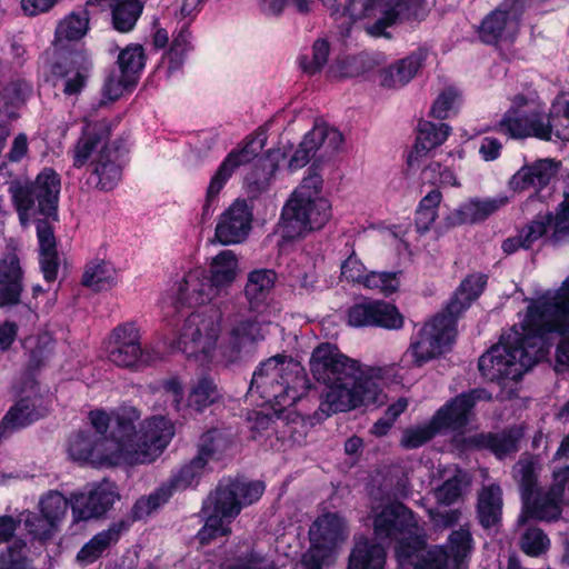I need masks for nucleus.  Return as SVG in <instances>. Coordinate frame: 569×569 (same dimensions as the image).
Listing matches in <instances>:
<instances>
[{"label": "nucleus", "instance_id": "7", "mask_svg": "<svg viewBox=\"0 0 569 569\" xmlns=\"http://www.w3.org/2000/svg\"><path fill=\"white\" fill-rule=\"evenodd\" d=\"M470 307L471 303L456 289L443 310L427 322L411 341L407 355L412 357L413 366L422 367L450 349L457 322Z\"/></svg>", "mask_w": 569, "mask_h": 569}, {"label": "nucleus", "instance_id": "39", "mask_svg": "<svg viewBox=\"0 0 569 569\" xmlns=\"http://www.w3.org/2000/svg\"><path fill=\"white\" fill-rule=\"evenodd\" d=\"M263 339L261 326L257 319H241L237 321L229 333V346L233 352H241L247 346H253Z\"/></svg>", "mask_w": 569, "mask_h": 569}, {"label": "nucleus", "instance_id": "55", "mask_svg": "<svg viewBox=\"0 0 569 569\" xmlns=\"http://www.w3.org/2000/svg\"><path fill=\"white\" fill-rule=\"evenodd\" d=\"M113 545L109 537L100 531L86 542L77 553V560L83 565L96 562Z\"/></svg>", "mask_w": 569, "mask_h": 569}, {"label": "nucleus", "instance_id": "57", "mask_svg": "<svg viewBox=\"0 0 569 569\" xmlns=\"http://www.w3.org/2000/svg\"><path fill=\"white\" fill-rule=\"evenodd\" d=\"M232 483L234 486L238 500L241 503V509L257 502L266 489L263 481H249L242 477L232 478Z\"/></svg>", "mask_w": 569, "mask_h": 569}, {"label": "nucleus", "instance_id": "20", "mask_svg": "<svg viewBox=\"0 0 569 569\" xmlns=\"http://www.w3.org/2000/svg\"><path fill=\"white\" fill-rule=\"evenodd\" d=\"M558 166L551 159H538L522 166L508 181V187L515 192L535 189L540 192L557 174Z\"/></svg>", "mask_w": 569, "mask_h": 569}, {"label": "nucleus", "instance_id": "52", "mask_svg": "<svg viewBox=\"0 0 569 569\" xmlns=\"http://www.w3.org/2000/svg\"><path fill=\"white\" fill-rule=\"evenodd\" d=\"M527 113H513V110H507L496 124L495 130L515 140L528 138Z\"/></svg>", "mask_w": 569, "mask_h": 569}, {"label": "nucleus", "instance_id": "33", "mask_svg": "<svg viewBox=\"0 0 569 569\" xmlns=\"http://www.w3.org/2000/svg\"><path fill=\"white\" fill-rule=\"evenodd\" d=\"M238 273V258L232 250L220 251L209 266L208 281L211 288L224 289L233 283Z\"/></svg>", "mask_w": 569, "mask_h": 569}, {"label": "nucleus", "instance_id": "21", "mask_svg": "<svg viewBox=\"0 0 569 569\" xmlns=\"http://www.w3.org/2000/svg\"><path fill=\"white\" fill-rule=\"evenodd\" d=\"M309 535L311 547L332 555L346 538L343 518L336 512H327L317 518Z\"/></svg>", "mask_w": 569, "mask_h": 569}, {"label": "nucleus", "instance_id": "63", "mask_svg": "<svg viewBox=\"0 0 569 569\" xmlns=\"http://www.w3.org/2000/svg\"><path fill=\"white\" fill-rule=\"evenodd\" d=\"M9 191L12 197L13 206L20 217L33 209L37 198L31 183L24 186L20 183L11 184Z\"/></svg>", "mask_w": 569, "mask_h": 569}, {"label": "nucleus", "instance_id": "61", "mask_svg": "<svg viewBox=\"0 0 569 569\" xmlns=\"http://www.w3.org/2000/svg\"><path fill=\"white\" fill-rule=\"evenodd\" d=\"M488 279V274L482 272L467 274L457 287L458 293H462V297L472 305L486 290Z\"/></svg>", "mask_w": 569, "mask_h": 569}, {"label": "nucleus", "instance_id": "53", "mask_svg": "<svg viewBox=\"0 0 569 569\" xmlns=\"http://www.w3.org/2000/svg\"><path fill=\"white\" fill-rule=\"evenodd\" d=\"M518 472L520 475L519 488L522 501H528L535 492L540 488L538 487V475L536 471V463L532 458H521L517 462Z\"/></svg>", "mask_w": 569, "mask_h": 569}, {"label": "nucleus", "instance_id": "58", "mask_svg": "<svg viewBox=\"0 0 569 569\" xmlns=\"http://www.w3.org/2000/svg\"><path fill=\"white\" fill-rule=\"evenodd\" d=\"M413 558L417 559L413 569H449V560L445 547L433 546L430 549L426 548L413 556Z\"/></svg>", "mask_w": 569, "mask_h": 569}, {"label": "nucleus", "instance_id": "2", "mask_svg": "<svg viewBox=\"0 0 569 569\" xmlns=\"http://www.w3.org/2000/svg\"><path fill=\"white\" fill-rule=\"evenodd\" d=\"M172 437L173 427L164 417L148 419L138 432L133 419L117 415L109 439L79 430L70 437L68 452L72 460L93 467L146 463L161 455Z\"/></svg>", "mask_w": 569, "mask_h": 569}, {"label": "nucleus", "instance_id": "48", "mask_svg": "<svg viewBox=\"0 0 569 569\" xmlns=\"http://www.w3.org/2000/svg\"><path fill=\"white\" fill-rule=\"evenodd\" d=\"M208 462L201 457L194 456L190 461L182 465L178 472L173 473L169 482L171 487L178 490H183L190 486L198 485L206 466Z\"/></svg>", "mask_w": 569, "mask_h": 569}, {"label": "nucleus", "instance_id": "15", "mask_svg": "<svg viewBox=\"0 0 569 569\" xmlns=\"http://www.w3.org/2000/svg\"><path fill=\"white\" fill-rule=\"evenodd\" d=\"M127 152L124 140L117 138L111 143L102 144L98 157L92 161L90 178L96 179V188L100 191H112L122 179L123 164L121 156Z\"/></svg>", "mask_w": 569, "mask_h": 569}, {"label": "nucleus", "instance_id": "31", "mask_svg": "<svg viewBox=\"0 0 569 569\" xmlns=\"http://www.w3.org/2000/svg\"><path fill=\"white\" fill-rule=\"evenodd\" d=\"M221 400L222 393L214 379L210 375H202L191 385L184 408L202 413Z\"/></svg>", "mask_w": 569, "mask_h": 569}, {"label": "nucleus", "instance_id": "5", "mask_svg": "<svg viewBox=\"0 0 569 569\" xmlns=\"http://www.w3.org/2000/svg\"><path fill=\"white\" fill-rule=\"evenodd\" d=\"M312 387L302 365L284 355H276L260 362L249 386L264 405L281 415L308 395Z\"/></svg>", "mask_w": 569, "mask_h": 569}, {"label": "nucleus", "instance_id": "13", "mask_svg": "<svg viewBox=\"0 0 569 569\" xmlns=\"http://www.w3.org/2000/svg\"><path fill=\"white\" fill-rule=\"evenodd\" d=\"M216 340L217 329L212 319L194 311L184 320L178 337L172 342V348L181 351L188 359H198V355H206Z\"/></svg>", "mask_w": 569, "mask_h": 569}, {"label": "nucleus", "instance_id": "56", "mask_svg": "<svg viewBox=\"0 0 569 569\" xmlns=\"http://www.w3.org/2000/svg\"><path fill=\"white\" fill-rule=\"evenodd\" d=\"M401 271H371L366 278V288L379 289L386 297L398 291Z\"/></svg>", "mask_w": 569, "mask_h": 569}, {"label": "nucleus", "instance_id": "14", "mask_svg": "<svg viewBox=\"0 0 569 569\" xmlns=\"http://www.w3.org/2000/svg\"><path fill=\"white\" fill-rule=\"evenodd\" d=\"M482 392V389L473 388L449 399L435 412L432 423L440 430L463 431L475 416L473 410Z\"/></svg>", "mask_w": 569, "mask_h": 569}, {"label": "nucleus", "instance_id": "30", "mask_svg": "<svg viewBox=\"0 0 569 569\" xmlns=\"http://www.w3.org/2000/svg\"><path fill=\"white\" fill-rule=\"evenodd\" d=\"M329 137L338 142L342 141V136L337 130L313 128L308 131L289 160L290 170L295 171L303 168Z\"/></svg>", "mask_w": 569, "mask_h": 569}, {"label": "nucleus", "instance_id": "4", "mask_svg": "<svg viewBox=\"0 0 569 569\" xmlns=\"http://www.w3.org/2000/svg\"><path fill=\"white\" fill-rule=\"evenodd\" d=\"M323 179L319 166L313 162L308 176L302 179L284 202L279 228L281 238L292 242L305 238L309 232L320 230L331 218V203L321 196Z\"/></svg>", "mask_w": 569, "mask_h": 569}, {"label": "nucleus", "instance_id": "19", "mask_svg": "<svg viewBox=\"0 0 569 569\" xmlns=\"http://www.w3.org/2000/svg\"><path fill=\"white\" fill-rule=\"evenodd\" d=\"M49 413V407L41 396L20 397L2 417L1 426L11 435L24 429Z\"/></svg>", "mask_w": 569, "mask_h": 569}, {"label": "nucleus", "instance_id": "45", "mask_svg": "<svg viewBox=\"0 0 569 569\" xmlns=\"http://www.w3.org/2000/svg\"><path fill=\"white\" fill-rule=\"evenodd\" d=\"M176 489L171 487L170 482L160 486L146 498H140L132 507L133 520L142 519L151 515L154 510L166 505L173 496Z\"/></svg>", "mask_w": 569, "mask_h": 569}, {"label": "nucleus", "instance_id": "1", "mask_svg": "<svg viewBox=\"0 0 569 569\" xmlns=\"http://www.w3.org/2000/svg\"><path fill=\"white\" fill-rule=\"evenodd\" d=\"M521 329L522 332L512 330L502 335L499 342L479 358L478 368L483 378L498 385L520 381L536 363L530 349L538 343H550L555 337H561L556 360L569 366V276L553 295H542L528 305Z\"/></svg>", "mask_w": 569, "mask_h": 569}, {"label": "nucleus", "instance_id": "41", "mask_svg": "<svg viewBox=\"0 0 569 569\" xmlns=\"http://www.w3.org/2000/svg\"><path fill=\"white\" fill-rule=\"evenodd\" d=\"M89 30V12L86 9L72 11L62 19L56 29V41H78Z\"/></svg>", "mask_w": 569, "mask_h": 569}, {"label": "nucleus", "instance_id": "9", "mask_svg": "<svg viewBox=\"0 0 569 569\" xmlns=\"http://www.w3.org/2000/svg\"><path fill=\"white\" fill-rule=\"evenodd\" d=\"M139 328L134 322H124L113 328L109 360L117 367L133 371L151 366L158 353L153 349L141 346Z\"/></svg>", "mask_w": 569, "mask_h": 569}, {"label": "nucleus", "instance_id": "23", "mask_svg": "<svg viewBox=\"0 0 569 569\" xmlns=\"http://www.w3.org/2000/svg\"><path fill=\"white\" fill-rule=\"evenodd\" d=\"M112 130L113 123L107 118L87 122L74 147L73 167L77 169L82 168L98 146L110 143L109 139Z\"/></svg>", "mask_w": 569, "mask_h": 569}, {"label": "nucleus", "instance_id": "42", "mask_svg": "<svg viewBox=\"0 0 569 569\" xmlns=\"http://www.w3.org/2000/svg\"><path fill=\"white\" fill-rule=\"evenodd\" d=\"M114 269L110 263L98 260L86 266L81 284L93 291L108 290L114 284Z\"/></svg>", "mask_w": 569, "mask_h": 569}, {"label": "nucleus", "instance_id": "49", "mask_svg": "<svg viewBox=\"0 0 569 569\" xmlns=\"http://www.w3.org/2000/svg\"><path fill=\"white\" fill-rule=\"evenodd\" d=\"M555 127L549 116L546 114L542 107L537 106L527 113V133L528 138L533 137L542 141H550Z\"/></svg>", "mask_w": 569, "mask_h": 569}, {"label": "nucleus", "instance_id": "8", "mask_svg": "<svg viewBox=\"0 0 569 569\" xmlns=\"http://www.w3.org/2000/svg\"><path fill=\"white\" fill-rule=\"evenodd\" d=\"M345 12L350 21L365 17L368 21L366 32L373 38L392 39L389 28L410 21L425 19L422 0H347Z\"/></svg>", "mask_w": 569, "mask_h": 569}, {"label": "nucleus", "instance_id": "46", "mask_svg": "<svg viewBox=\"0 0 569 569\" xmlns=\"http://www.w3.org/2000/svg\"><path fill=\"white\" fill-rule=\"evenodd\" d=\"M228 445L229 441L221 430L209 429L200 436L196 456L201 457L206 462L219 460Z\"/></svg>", "mask_w": 569, "mask_h": 569}, {"label": "nucleus", "instance_id": "59", "mask_svg": "<svg viewBox=\"0 0 569 569\" xmlns=\"http://www.w3.org/2000/svg\"><path fill=\"white\" fill-rule=\"evenodd\" d=\"M549 538L540 528H528L521 537V550L530 557H539L549 548Z\"/></svg>", "mask_w": 569, "mask_h": 569}, {"label": "nucleus", "instance_id": "11", "mask_svg": "<svg viewBox=\"0 0 569 569\" xmlns=\"http://www.w3.org/2000/svg\"><path fill=\"white\" fill-rule=\"evenodd\" d=\"M523 429L509 426L499 431H480L472 435H456L452 438L455 447L460 451H487L497 460L511 458L520 450Z\"/></svg>", "mask_w": 569, "mask_h": 569}, {"label": "nucleus", "instance_id": "10", "mask_svg": "<svg viewBox=\"0 0 569 569\" xmlns=\"http://www.w3.org/2000/svg\"><path fill=\"white\" fill-rule=\"evenodd\" d=\"M92 69L93 62L88 50L79 44H68L57 50L50 72L53 78L64 80L62 92L72 97L80 94L87 87Z\"/></svg>", "mask_w": 569, "mask_h": 569}, {"label": "nucleus", "instance_id": "40", "mask_svg": "<svg viewBox=\"0 0 569 569\" xmlns=\"http://www.w3.org/2000/svg\"><path fill=\"white\" fill-rule=\"evenodd\" d=\"M446 553L452 559L455 569H461L473 549V539L468 528L452 530L447 539Z\"/></svg>", "mask_w": 569, "mask_h": 569}, {"label": "nucleus", "instance_id": "28", "mask_svg": "<svg viewBox=\"0 0 569 569\" xmlns=\"http://www.w3.org/2000/svg\"><path fill=\"white\" fill-rule=\"evenodd\" d=\"M387 550L385 546L367 537L355 541L348 558L347 569H385Z\"/></svg>", "mask_w": 569, "mask_h": 569}, {"label": "nucleus", "instance_id": "12", "mask_svg": "<svg viewBox=\"0 0 569 569\" xmlns=\"http://www.w3.org/2000/svg\"><path fill=\"white\" fill-rule=\"evenodd\" d=\"M119 499L120 493L117 485L109 480L93 483L86 492L72 493L71 512L73 523L104 518Z\"/></svg>", "mask_w": 569, "mask_h": 569}, {"label": "nucleus", "instance_id": "62", "mask_svg": "<svg viewBox=\"0 0 569 569\" xmlns=\"http://www.w3.org/2000/svg\"><path fill=\"white\" fill-rule=\"evenodd\" d=\"M341 277L350 283H360L366 287L367 269L360 258L357 256L353 246L348 257L341 263Z\"/></svg>", "mask_w": 569, "mask_h": 569}, {"label": "nucleus", "instance_id": "26", "mask_svg": "<svg viewBox=\"0 0 569 569\" xmlns=\"http://www.w3.org/2000/svg\"><path fill=\"white\" fill-rule=\"evenodd\" d=\"M276 280L277 273L271 269H256L249 272L244 297L251 312H263Z\"/></svg>", "mask_w": 569, "mask_h": 569}, {"label": "nucleus", "instance_id": "29", "mask_svg": "<svg viewBox=\"0 0 569 569\" xmlns=\"http://www.w3.org/2000/svg\"><path fill=\"white\" fill-rule=\"evenodd\" d=\"M502 491L498 485L485 487L478 495L476 513L479 525L488 530L501 525Z\"/></svg>", "mask_w": 569, "mask_h": 569}, {"label": "nucleus", "instance_id": "35", "mask_svg": "<svg viewBox=\"0 0 569 569\" xmlns=\"http://www.w3.org/2000/svg\"><path fill=\"white\" fill-rule=\"evenodd\" d=\"M194 50L190 23L186 22L180 30L173 34L169 50L166 53L167 71L173 74L180 71L186 62L187 56Z\"/></svg>", "mask_w": 569, "mask_h": 569}, {"label": "nucleus", "instance_id": "3", "mask_svg": "<svg viewBox=\"0 0 569 569\" xmlns=\"http://www.w3.org/2000/svg\"><path fill=\"white\" fill-rule=\"evenodd\" d=\"M309 366L313 378L328 388L319 405L326 418L377 401L378 381L361 370L359 361L342 355L337 346L320 343L312 351Z\"/></svg>", "mask_w": 569, "mask_h": 569}, {"label": "nucleus", "instance_id": "43", "mask_svg": "<svg viewBox=\"0 0 569 569\" xmlns=\"http://www.w3.org/2000/svg\"><path fill=\"white\" fill-rule=\"evenodd\" d=\"M533 222H542L545 224V234L549 228H552L555 240L569 236V197L566 196L563 201L559 203L556 214L550 211L545 214L538 213Z\"/></svg>", "mask_w": 569, "mask_h": 569}, {"label": "nucleus", "instance_id": "47", "mask_svg": "<svg viewBox=\"0 0 569 569\" xmlns=\"http://www.w3.org/2000/svg\"><path fill=\"white\" fill-rule=\"evenodd\" d=\"M545 224L542 222H533V220L523 227L519 234L509 237L502 241L501 249L506 254H512L520 248L530 249L532 244L545 236Z\"/></svg>", "mask_w": 569, "mask_h": 569}, {"label": "nucleus", "instance_id": "27", "mask_svg": "<svg viewBox=\"0 0 569 569\" xmlns=\"http://www.w3.org/2000/svg\"><path fill=\"white\" fill-rule=\"evenodd\" d=\"M213 510L230 523L240 512L241 503L232 483V477L221 479L216 489L209 495L203 502L202 511Z\"/></svg>", "mask_w": 569, "mask_h": 569}, {"label": "nucleus", "instance_id": "24", "mask_svg": "<svg viewBox=\"0 0 569 569\" xmlns=\"http://www.w3.org/2000/svg\"><path fill=\"white\" fill-rule=\"evenodd\" d=\"M283 153L280 149H269L258 158L244 178L246 191L250 198L259 197L266 191L279 168Z\"/></svg>", "mask_w": 569, "mask_h": 569}, {"label": "nucleus", "instance_id": "6", "mask_svg": "<svg viewBox=\"0 0 569 569\" xmlns=\"http://www.w3.org/2000/svg\"><path fill=\"white\" fill-rule=\"evenodd\" d=\"M372 512V540L392 546L399 563L411 562L413 556L428 547V536L418 515L403 502L393 500Z\"/></svg>", "mask_w": 569, "mask_h": 569}, {"label": "nucleus", "instance_id": "54", "mask_svg": "<svg viewBox=\"0 0 569 569\" xmlns=\"http://www.w3.org/2000/svg\"><path fill=\"white\" fill-rule=\"evenodd\" d=\"M375 322L376 327L397 330L403 326V316L398 308L383 300H375Z\"/></svg>", "mask_w": 569, "mask_h": 569}, {"label": "nucleus", "instance_id": "44", "mask_svg": "<svg viewBox=\"0 0 569 569\" xmlns=\"http://www.w3.org/2000/svg\"><path fill=\"white\" fill-rule=\"evenodd\" d=\"M508 20V10H502V8H497L488 13L478 30L481 42L497 44L502 37Z\"/></svg>", "mask_w": 569, "mask_h": 569}, {"label": "nucleus", "instance_id": "17", "mask_svg": "<svg viewBox=\"0 0 569 569\" xmlns=\"http://www.w3.org/2000/svg\"><path fill=\"white\" fill-rule=\"evenodd\" d=\"M40 515L27 520L29 531L41 540L50 539L64 518L69 501L59 491H49L40 499Z\"/></svg>", "mask_w": 569, "mask_h": 569}, {"label": "nucleus", "instance_id": "50", "mask_svg": "<svg viewBox=\"0 0 569 569\" xmlns=\"http://www.w3.org/2000/svg\"><path fill=\"white\" fill-rule=\"evenodd\" d=\"M204 513H207L206 522L196 535V538L201 546H208L219 537H228L231 535L229 523H223V520H226L224 517L213 510H208Z\"/></svg>", "mask_w": 569, "mask_h": 569}, {"label": "nucleus", "instance_id": "60", "mask_svg": "<svg viewBox=\"0 0 569 569\" xmlns=\"http://www.w3.org/2000/svg\"><path fill=\"white\" fill-rule=\"evenodd\" d=\"M441 430L432 423V420L428 426L408 428L403 431L401 438V447L408 450L417 449L430 441Z\"/></svg>", "mask_w": 569, "mask_h": 569}, {"label": "nucleus", "instance_id": "51", "mask_svg": "<svg viewBox=\"0 0 569 569\" xmlns=\"http://www.w3.org/2000/svg\"><path fill=\"white\" fill-rule=\"evenodd\" d=\"M548 116L553 123L556 137L569 140V93L555 99Z\"/></svg>", "mask_w": 569, "mask_h": 569}, {"label": "nucleus", "instance_id": "25", "mask_svg": "<svg viewBox=\"0 0 569 569\" xmlns=\"http://www.w3.org/2000/svg\"><path fill=\"white\" fill-rule=\"evenodd\" d=\"M451 128L449 124L431 121H420L415 144L407 157V164L410 168L419 167V160L430 150L441 146L449 137Z\"/></svg>", "mask_w": 569, "mask_h": 569}, {"label": "nucleus", "instance_id": "36", "mask_svg": "<svg viewBox=\"0 0 569 569\" xmlns=\"http://www.w3.org/2000/svg\"><path fill=\"white\" fill-rule=\"evenodd\" d=\"M146 59L141 44H130L121 50L118 56V64L121 71L120 83L124 87L136 84L139 74L144 68Z\"/></svg>", "mask_w": 569, "mask_h": 569}, {"label": "nucleus", "instance_id": "64", "mask_svg": "<svg viewBox=\"0 0 569 569\" xmlns=\"http://www.w3.org/2000/svg\"><path fill=\"white\" fill-rule=\"evenodd\" d=\"M375 300L355 303L348 310V323L352 327H376Z\"/></svg>", "mask_w": 569, "mask_h": 569}, {"label": "nucleus", "instance_id": "32", "mask_svg": "<svg viewBox=\"0 0 569 569\" xmlns=\"http://www.w3.org/2000/svg\"><path fill=\"white\" fill-rule=\"evenodd\" d=\"M506 203L507 198H488L483 200L473 198L460 204V207L453 212L452 218L457 224L479 223L488 219Z\"/></svg>", "mask_w": 569, "mask_h": 569}, {"label": "nucleus", "instance_id": "22", "mask_svg": "<svg viewBox=\"0 0 569 569\" xmlns=\"http://www.w3.org/2000/svg\"><path fill=\"white\" fill-rule=\"evenodd\" d=\"M31 186L37 198L38 212L57 220L61 190L60 174L53 168L46 167L38 173Z\"/></svg>", "mask_w": 569, "mask_h": 569}, {"label": "nucleus", "instance_id": "18", "mask_svg": "<svg viewBox=\"0 0 569 569\" xmlns=\"http://www.w3.org/2000/svg\"><path fill=\"white\" fill-rule=\"evenodd\" d=\"M566 490H568L567 487L552 480L547 490L540 488L528 501H522L523 513L539 521L553 522L559 520L562 515Z\"/></svg>", "mask_w": 569, "mask_h": 569}, {"label": "nucleus", "instance_id": "38", "mask_svg": "<svg viewBox=\"0 0 569 569\" xmlns=\"http://www.w3.org/2000/svg\"><path fill=\"white\" fill-rule=\"evenodd\" d=\"M331 46L328 39L318 38L311 46L310 53H300L297 57V64L300 71L307 77L320 74L327 66Z\"/></svg>", "mask_w": 569, "mask_h": 569}, {"label": "nucleus", "instance_id": "34", "mask_svg": "<svg viewBox=\"0 0 569 569\" xmlns=\"http://www.w3.org/2000/svg\"><path fill=\"white\" fill-rule=\"evenodd\" d=\"M143 7L140 0H112L110 9L113 29L120 33L132 31L142 14Z\"/></svg>", "mask_w": 569, "mask_h": 569}, {"label": "nucleus", "instance_id": "16", "mask_svg": "<svg viewBox=\"0 0 569 569\" xmlns=\"http://www.w3.org/2000/svg\"><path fill=\"white\" fill-rule=\"evenodd\" d=\"M253 219L252 208L244 199L234 200L220 216L214 237L224 246L240 243L247 239Z\"/></svg>", "mask_w": 569, "mask_h": 569}, {"label": "nucleus", "instance_id": "37", "mask_svg": "<svg viewBox=\"0 0 569 569\" xmlns=\"http://www.w3.org/2000/svg\"><path fill=\"white\" fill-rule=\"evenodd\" d=\"M267 139V131L260 127L253 133L247 136L224 159L236 169L247 164L257 158L258 153L263 149Z\"/></svg>", "mask_w": 569, "mask_h": 569}]
</instances>
